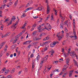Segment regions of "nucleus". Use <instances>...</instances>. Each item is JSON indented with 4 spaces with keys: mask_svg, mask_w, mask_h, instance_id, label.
I'll list each match as a JSON object with an SVG mask.
<instances>
[{
    "mask_svg": "<svg viewBox=\"0 0 78 78\" xmlns=\"http://www.w3.org/2000/svg\"><path fill=\"white\" fill-rule=\"evenodd\" d=\"M13 26H12L11 27V28H13V30H15V29H16V26H15V24H14Z\"/></svg>",
    "mask_w": 78,
    "mask_h": 78,
    "instance_id": "nucleus-18",
    "label": "nucleus"
},
{
    "mask_svg": "<svg viewBox=\"0 0 78 78\" xmlns=\"http://www.w3.org/2000/svg\"><path fill=\"white\" fill-rule=\"evenodd\" d=\"M33 45L34 46V45H36L37 43L36 42H34V43H33Z\"/></svg>",
    "mask_w": 78,
    "mask_h": 78,
    "instance_id": "nucleus-53",
    "label": "nucleus"
},
{
    "mask_svg": "<svg viewBox=\"0 0 78 78\" xmlns=\"http://www.w3.org/2000/svg\"><path fill=\"white\" fill-rule=\"evenodd\" d=\"M31 47V45H29V46H28V47L29 48H30Z\"/></svg>",
    "mask_w": 78,
    "mask_h": 78,
    "instance_id": "nucleus-63",
    "label": "nucleus"
},
{
    "mask_svg": "<svg viewBox=\"0 0 78 78\" xmlns=\"http://www.w3.org/2000/svg\"><path fill=\"white\" fill-rule=\"evenodd\" d=\"M60 36H61V35H60V33H57V34L56 36H57V37H58V38H60Z\"/></svg>",
    "mask_w": 78,
    "mask_h": 78,
    "instance_id": "nucleus-20",
    "label": "nucleus"
},
{
    "mask_svg": "<svg viewBox=\"0 0 78 78\" xmlns=\"http://www.w3.org/2000/svg\"><path fill=\"white\" fill-rule=\"evenodd\" d=\"M3 9H4V7H1L0 8V10Z\"/></svg>",
    "mask_w": 78,
    "mask_h": 78,
    "instance_id": "nucleus-64",
    "label": "nucleus"
},
{
    "mask_svg": "<svg viewBox=\"0 0 78 78\" xmlns=\"http://www.w3.org/2000/svg\"><path fill=\"white\" fill-rule=\"evenodd\" d=\"M0 78H5V77L2 75H1L0 76Z\"/></svg>",
    "mask_w": 78,
    "mask_h": 78,
    "instance_id": "nucleus-58",
    "label": "nucleus"
},
{
    "mask_svg": "<svg viewBox=\"0 0 78 78\" xmlns=\"http://www.w3.org/2000/svg\"><path fill=\"white\" fill-rule=\"evenodd\" d=\"M66 64H67L66 65H67V66H69V64H68L69 63V61H70V59L69 58H67V59H66Z\"/></svg>",
    "mask_w": 78,
    "mask_h": 78,
    "instance_id": "nucleus-12",
    "label": "nucleus"
},
{
    "mask_svg": "<svg viewBox=\"0 0 78 78\" xmlns=\"http://www.w3.org/2000/svg\"><path fill=\"white\" fill-rule=\"evenodd\" d=\"M70 49H69L68 51V53L69 54H70Z\"/></svg>",
    "mask_w": 78,
    "mask_h": 78,
    "instance_id": "nucleus-42",
    "label": "nucleus"
},
{
    "mask_svg": "<svg viewBox=\"0 0 78 78\" xmlns=\"http://www.w3.org/2000/svg\"><path fill=\"white\" fill-rule=\"evenodd\" d=\"M35 66V65H32V71H33V68H34V67Z\"/></svg>",
    "mask_w": 78,
    "mask_h": 78,
    "instance_id": "nucleus-41",
    "label": "nucleus"
},
{
    "mask_svg": "<svg viewBox=\"0 0 78 78\" xmlns=\"http://www.w3.org/2000/svg\"><path fill=\"white\" fill-rule=\"evenodd\" d=\"M4 19H5V22H8V21H9V19L8 18L6 19L4 18Z\"/></svg>",
    "mask_w": 78,
    "mask_h": 78,
    "instance_id": "nucleus-38",
    "label": "nucleus"
},
{
    "mask_svg": "<svg viewBox=\"0 0 78 78\" xmlns=\"http://www.w3.org/2000/svg\"><path fill=\"white\" fill-rule=\"evenodd\" d=\"M41 38H36L35 39L36 41H39V40H41Z\"/></svg>",
    "mask_w": 78,
    "mask_h": 78,
    "instance_id": "nucleus-35",
    "label": "nucleus"
},
{
    "mask_svg": "<svg viewBox=\"0 0 78 78\" xmlns=\"http://www.w3.org/2000/svg\"><path fill=\"white\" fill-rule=\"evenodd\" d=\"M33 9V7H29L27 8L25 11H24V12H27L28 10H31V9Z\"/></svg>",
    "mask_w": 78,
    "mask_h": 78,
    "instance_id": "nucleus-6",
    "label": "nucleus"
},
{
    "mask_svg": "<svg viewBox=\"0 0 78 78\" xmlns=\"http://www.w3.org/2000/svg\"><path fill=\"white\" fill-rule=\"evenodd\" d=\"M60 38H58L59 39H58V41H60L61 40V39H62V37H61V35L60 36Z\"/></svg>",
    "mask_w": 78,
    "mask_h": 78,
    "instance_id": "nucleus-43",
    "label": "nucleus"
},
{
    "mask_svg": "<svg viewBox=\"0 0 78 78\" xmlns=\"http://www.w3.org/2000/svg\"><path fill=\"white\" fill-rule=\"evenodd\" d=\"M27 41V44H30V43H31V42H32V41Z\"/></svg>",
    "mask_w": 78,
    "mask_h": 78,
    "instance_id": "nucleus-30",
    "label": "nucleus"
},
{
    "mask_svg": "<svg viewBox=\"0 0 78 78\" xmlns=\"http://www.w3.org/2000/svg\"><path fill=\"white\" fill-rule=\"evenodd\" d=\"M15 71V69H13L10 72L11 73H14Z\"/></svg>",
    "mask_w": 78,
    "mask_h": 78,
    "instance_id": "nucleus-22",
    "label": "nucleus"
},
{
    "mask_svg": "<svg viewBox=\"0 0 78 78\" xmlns=\"http://www.w3.org/2000/svg\"><path fill=\"white\" fill-rule=\"evenodd\" d=\"M30 4H31V3H30V2H28L27 3V5L26 6V8H27V7H28V6H30Z\"/></svg>",
    "mask_w": 78,
    "mask_h": 78,
    "instance_id": "nucleus-23",
    "label": "nucleus"
},
{
    "mask_svg": "<svg viewBox=\"0 0 78 78\" xmlns=\"http://www.w3.org/2000/svg\"><path fill=\"white\" fill-rule=\"evenodd\" d=\"M60 18H62V22H64V19H65V18H64V17L62 16V15L61 14H60Z\"/></svg>",
    "mask_w": 78,
    "mask_h": 78,
    "instance_id": "nucleus-8",
    "label": "nucleus"
},
{
    "mask_svg": "<svg viewBox=\"0 0 78 78\" xmlns=\"http://www.w3.org/2000/svg\"><path fill=\"white\" fill-rule=\"evenodd\" d=\"M64 23L65 24H66L67 27H69V25H68V24H67V21H65Z\"/></svg>",
    "mask_w": 78,
    "mask_h": 78,
    "instance_id": "nucleus-36",
    "label": "nucleus"
},
{
    "mask_svg": "<svg viewBox=\"0 0 78 78\" xmlns=\"http://www.w3.org/2000/svg\"><path fill=\"white\" fill-rule=\"evenodd\" d=\"M48 58V55H47L45 56V57L43 58V61H44V62H45L47 61Z\"/></svg>",
    "mask_w": 78,
    "mask_h": 78,
    "instance_id": "nucleus-4",
    "label": "nucleus"
},
{
    "mask_svg": "<svg viewBox=\"0 0 78 78\" xmlns=\"http://www.w3.org/2000/svg\"><path fill=\"white\" fill-rule=\"evenodd\" d=\"M73 71L72 70L70 71L69 72V77H72V73H73Z\"/></svg>",
    "mask_w": 78,
    "mask_h": 78,
    "instance_id": "nucleus-11",
    "label": "nucleus"
},
{
    "mask_svg": "<svg viewBox=\"0 0 78 78\" xmlns=\"http://www.w3.org/2000/svg\"><path fill=\"white\" fill-rule=\"evenodd\" d=\"M37 33V32H36V31H34L33 32V35H36V34Z\"/></svg>",
    "mask_w": 78,
    "mask_h": 78,
    "instance_id": "nucleus-34",
    "label": "nucleus"
},
{
    "mask_svg": "<svg viewBox=\"0 0 78 78\" xmlns=\"http://www.w3.org/2000/svg\"><path fill=\"white\" fill-rule=\"evenodd\" d=\"M73 61H74V63L76 65V66H77V67H78V62H76L75 59H73Z\"/></svg>",
    "mask_w": 78,
    "mask_h": 78,
    "instance_id": "nucleus-17",
    "label": "nucleus"
},
{
    "mask_svg": "<svg viewBox=\"0 0 78 78\" xmlns=\"http://www.w3.org/2000/svg\"><path fill=\"white\" fill-rule=\"evenodd\" d=\"M6 78H11V76L9 75L6 77Z\"/></svg>",
    "mask_w": 78,
    "mask_h": 78,
    "instance_id": "nucleus-44",
    "label": "nucleus"
},
{
    "mask_svg": "<svg viewBox=\"0 0 78 78\" xmlns=\"http://www.w3.org/2000/svg\"><path fill=\"white\" fill-rule=\"evenodd\" d=\"M63 72H61V73L59 74V75L60 76V75H62V74H63Z\"/></svg>",
    "mask_w": 78,
    "mask_h": 78,
    "instance_id": "nucleus-57",
    "label": "nucleus"
},
{
    "mask_svg": "<svg viewBox=\"0 0 78 78\" xmlns=\"http://www.w3.org/2000/svg\"><path fill=\"white\" fill-rule=\"evenodd\" d=\"M67 72H66V73H65L64 74H63V75L62 76L63 77H65L66 76L65 75H67Z\"/></svg>",
    "mask_w": 78,
    "mask_h": 78,
    "instance_id": "nucleus-39",
    "label": "nucleus"
},
{
    "mask_svg": "<svg viewBox=\"0 0 78 78\" xmlns=\"http://www.w3.org/2000/svg\"><path fill=\"white\" fill-rule=\"evenodd\" d=\"M27 23H25L24 25H23V26L22 27L23 29V28H25V26H26V25H27Z\"/></svg>",
    "mask_w": 78,
    "mask_h": 78,
    "instance_id": "nucleus-26",
    "label": "nucleus"
},
{
    "mask_svg": "<svg viewBox=\"0 0 78 78\" xmlns=\"http://www.w3.org/2000/svg\"><path fill=\"white\" fill-rule=\"evenodd\" d=\"M19 22V21H17L16 22V23H15V26H16V25H17L18 23Z\"/></svg>",
    "mask_w": 78,
    "mask_h": 78,
    "instance_id": "nucleus-54",
    "label": "nucleus"
},
{
    "mask_svg": "<svg viewBox=\"0 0 78 78\" xmlns=\"http://www.w3.org/2000/svg\"><path fill=\"white\" fill-rule=\"evenodd\" d=\"M33 17L34 19H36L37 18H38V17L37 16H33Z\"/></svg>",
    "mask_w": 78,
    "mask_h": 78,
    "instance_id": "nucleus-56",
    "label": "nucleus"
},
{
    "mask_svg": "<svg viewBox=\"0 0 78 78\" xmlns=\"http://www.w3.org/2000/svg\"><path fill=\"white\" fill-rule=\"evenodd\" d=\"M66 44V41H64L62 43V45H65Z\"/></svg>",
    "mask_w": 78,
    "mask_h": 78,
    "instance_id": "nucleus-50",
    "label": "nucleus"
},
{
    "mask_svg": "<svg viewBox=\"0 0 78 78\" xmlns=\"http://www.w3.org/2000/svg\"><path fill=\"white\" fill-rule=\"evenodd\" d=\"M46 44H48V42H44L42 44H40V45L41 46H44V45H46Z\"/></svg>",
    "mask_w": 78,
    "mask_h": 78,
    "instance_id": "nucleus-9",
    "label": "nucleus"
},
{
    "mask_svg": "<svg viewBox=\"0 0 78 78\" xmlns=\"http://www.w3.org/2000/svg\"><path fill=\"white\" fill-rule=\"evenodd\" d=\"M23 44H24V45H25V44H27V42L26 41H25V42H24L23 43Z\"/></svg>",
    "mask_w": 78,
    "mask_h": 78,
    "instance_id": "nucleus-47",
    "label": "nucleus"
},
{
    "mask_svg": "<svg viewBox=\"0 0 78 78\" xmlns=\"http://www.w3.org/2000/svg\"><path fill=\"white\" fill-rule=\"evenodd\" d=\"M1 34V36H2V38H3V37H6L8 36H9V33H7L6 34H5L4 36H3V34H2V33Z\"/></svg>",
    "mask_w": 78,
    "mask_h": 78,
    "instance_id": "nucleus-5",
    "label": "nucleus"
},
{
    "mask_svg": "<svg viewBox=\"0 0 78 78\" xmlns=\"http://www.w3.org/2000/svg\"><path fill=\"white\" fill-rule=\"evenodd\" d=\"M48 0H46L45 1V2L47 3V14H49V12L50 10V9L49 8V5H48Z\"/></svg>",
    "mask_w": 78,
    "mask_h": 78,
    "instance_id": "nucleus-1",
    "label": "nucleus"
},
{
    "mask_svg": "<svg viewBox=\"0 0 78 78\" xmlns=\"http://www.w3.org/2000/svg\"><path fill=\"white\" fill-rule=\"evenodd\" d=\"M12 2H9V5H12Z\"/></svg>",
    "mask_w": 78,
    "mask_h": 78,
    "instance_id": "nucleus-45",
    "label": "nucleus"
},
{
    "mask_svg": "<svg viewBox=\"0 0 78 78\" xmlns=\"http://www.w3.org/2000/svg\"><path fill=\"white\" fill-rule=\"evenodd\" d=\"M27 16V15L25 13H23V15L21 16V18H23V17H25Z\"/></svg>",
    "mask_w": 78,
    "mask_h": 78,
    "instance_id": "nucleus-14",
    "label": "nucleus"
},
{
    "mask_svg": "<svg viewBox=\"0 0 78 78\" xmlns=\"http://www.w3.org/2000/svg\"><path fill=\"white\" fill-rule=\"evenodd\" d=\"M15 19H16V16H13L10 20L9 23L8 25H7V26H9V25H10L12 23V21H14Z\"/></svg>",
    "mask_w": 78,
    "mask_h": 78,
    "instance_id": "nucleus-2",
    "label": "nucleus"
},
{
    "mask_svg": "<svg viewBox=\"0 0 78 78\" xmlns=\"http://www.w3.org/2000/svg\"><path fill=\"white\" fill-rule=\"evenodd\" d=\"M51 45V47H55V46L53 44H50Z\"/></svg>",
    "mask_w": 78,
    "mask_h": 78,
    "instance_id": "nucleus-40",
    "label": "nucleus"
},
{
    "mask_svg": "<svg viewBox=\"0 0 78 78\" xmlns=\"http://www.w3.org/2000/svg\"><path fill=\"white\" fill-rule=\"evenodd\" d=\"M46 26L47 27H48L49 26H50V25L49 23H46Z\"/></svg>",
    "mask_w": 78,
    "mask_h": 78,
    "instance_id": "nucleus-37",
    "label": "nucleus"
},
{
    "mask_svg": "<svg viewBox=\"0 0 78 78\" xmlns=\"http://www.w3.org/2000/svg\"><path fill=\"white\" fill-rule=\"evenodd\" d=\"M55 72H59V69H55L53 71V73Z\"/></svg>",
    "mask_w": 78,
    "mask_h": 78,
    "instance_id": "nucleus-32",
    "label": "nucleus"
},
{
    "mask_svg": "<svg viewBox=\"0 0 78 78\" xmlns=\"http://www.w3.org/2000/svg\"><path fill=\"white\" fill-rule=\"evenodd\" d=\"M34 56V54H32L31 55H30V58H33V57Z\"/></svg>",
    "mask_w": 78,
    "mask_h": 78,
    "instance_id": "nucleus-59",
    "label": "nucleus"
},
{
    "mask_svg": "<svg viewBox=\"0 0 78 78\" xmlns=\"http://www.w3.org/2000/svg\"><path fill=\"white\" fill-rule=\"evenodd\" d=\"M76 55V54H75V52H74V51H71L70 53V56H72V57H73V56H75Z\"/></svg>",
    "mask_w": 78,
    "mask_h": 78,
    "instance_id": "nucleus-3",
    "label": "nucleus"
},
{
    "mask_svg": "<svg viewBox=\"0 0 78 78\" xmlns=\"http://www.w3.org/2000/svg\"><path fill=\"white\" fill-rule=\"evenodd\" d=\"M63 25H64V24H63V23H61L60 24L61 28H63Z\"/></svg>",
    "mask_w": 78,
    "mask_h": 78,
    "instance_id": "nucleus-25",
    "label": "nucleus"
},
{
    "mask_svg": "<svg viewBox=\"0 0 78 78\" xmlns=\"http://www.w3.org/2000/svg\"><path fill=\"white\" fill-rule=\"evenodd\" d=\"M53 45L55 46L56 45V42H55L53 44H52Z\"/></svg>",
    "mask_w": 78,
    "mask_h": 78,
    "instance_id": "nucleus-62",
    "label": "nucleus"
},
{
    "mask_svg": "<svg viewBox=\"0 0 78 78\" xmlns=\"http://www.w3.org/2000/svg\"><path fill=\"white\" fill-rule=\"evenodd\" d=\"M43 62H44V61L43 60H41V62H40V68H41L42 67V65L43 64Z\"/></svg>",
    "mask_w": 78,
    "mask_h": 78,
    "instance_id": "nucleus-15",
    "label": "nucleus"
},
{
    "mask_svg": "<svg viewBox=\"0 0 78 78\" xmlns=\"http://www.w3.org/2000/svg\"><path fill=\"white\" fill-rule=\"evenodd\" d=\"M48 39H49V38L48 37H47L44 38L43 39V41H47V40H48Z\"/></svg>",
    "mask_w": 78,
    "mask_h": 78,
    "instance_id": "nucleus-24",
    "label": "nucleus"
},
{
    "mask_svg": "<svg viewBox=\"0 0 78 78\" xmlns=\"http://www.w3.org/2000/svg\"><path fill=\"white\" fill-rule=\"evenodd\" d=\"M74 37H75V39H74V40L77 39V37H76V35H75Z\"/></svg>",
    "mask_w": 78,
    "mask_h": 78,
    "instance_id": "nucleus-46",
    "label": "nucleus"
},
{
    "mask_svg": "<svg viewBox=\"0 0 78 78\" xmlns=\"http://www.w3.org/2000/svg\"><path fill=\"white\" fill-rule=\"evenodd\" d=\"M69 54H69L68 53H65L64 55V56H65V57L66 58H67V56H69Z\"/></svg>",
    "mask_w": 78,
    "mask_h": 78,
    "instance_id": "nucleus-16",
    "label": "nucleus"
},
{
    "mask_svg": "<svg viewBox=\"0 0 78 78\" xmlns=\"http://www.w3.org/2000/svg\"><path fill=\"white\" fill-rule=\"evenodd\" d=\"M42 36H43V34H41L40 35V37H42Z\"/></svg>",
    "mask_w": 78,
    "mask_h": 78,
    "instance_id": "nucleus-55",
    "label": "nucleus"
},
{
    "mask_svg": "<svg viewBox=\"0 0 78 78\" xmlns=\"http://www.w3.org/2000/svg\"><path fill=\"white\" fill-rule=\"evenodd\" d=\"M64 67L63 68V70H62V71L63 72H64V70H67V68H68V66H67V65H65L64 66Z\"/></svg>",
    "mask_w": 78,
    "mask_h": 78,
    "instance_id": "nucleus-7",
    "label": "nucleus"
},
{
    "mask_svg": "<svg viewBox=\"0 0 78 78\" xmlns=\"http://www.w3.org/2000/svg\"><path fill=\"white\" fill-rule=\"evenodd\" d=\"M45 72H46V69H44V71H43V73L45 74Z\"/></svg>",
    "mask_w": 78,
    "mask_h": 78,
    "instance_id": "nucleus-51",
    "label": "nucleus"
},
{
    "mask_svg": "<svg viewBox=\"0 0 78 78\" xmlns=\"http://www.w3.org/2000/svg\"><path fill=\"white\" fill-rule=\"evenodd\" d=\"M49 18H50V15H48L46 18L47 20H48V19H49Z\"/></svg>",
    "mask_w": 78,
    "mask_h": 78,
    "instance_id": "nucleus-49",
    "label": "nucleus"
},
{
    "mask_svg": "<svg viewBox=\"0 0 78 78\" xmlns=\"http://www.w3.org/2000/svg\"><path fill=\"white\" fill-rule=\"evenodd\" d=\"M43 31V29H40L39 30V32H41V31Z\"/></svg>",
    "mask_w": 78,
    "mask_h": 78,
    "instance_id": "nucleus-52",
    "label": "nucleus"
},
{
    "mask_svg": "<svg viewBox=\"0 0 78 78\" xmlns=\"http://www.w3.org/2000/svg\"><path fill=\"white\" fill-rule=\"evenodd\" d=\"M52 15L53 14H52L51 19V20H53V16Z\"/></svg>",
    "mask_w": 78,
    "mask_h": 78,
    "instance_id": "nucleus-31",
    "label": "nucleus"
},
{
    "mask_svg": "<svg viewBox=\"0 0 78 78\" xmlns=\"http://www.w3.org/2000/svg\"><path fill=\"white\" fill-rule=\"evenodd\" d=\"M41 26H39V27H38V29L39 30L41 29Z\"/></svg>",
    "mask_w": 78,
    "mask_h": 78,
    "instance_id": "nucleus-60",
    "label": "nucleus"
},
{
    "mask_svg": "<svg viewBox=\"0 0 78 78\" xmlns=\"http://www.w3.org/2000/svg\"><path fill=\"white\" fill-rule=\"evenodd\" d=\"M36 9V10H38V11H41L42 9V8L40 7L38 8V9Z\"/></svg>",
    "mask_w": 78,
    "mask_h": 78,
    "instance_id": "nucleus-28",
    "label": "nucleus"
},
{
    "mask_svg": "<svg viewBox=\"0 0 78 78\" xmlns=\"http://www.w3.org/2000/svg\"><path fill=\"white\" fill-rule=\"evenodd\" d=\"M25 32V30H23L22 32H20V35H22V34H23Z\"/></svg>",
    "mask_w": 78,
    "mask_h": 78,
    "instance_id": "nucleus-29",
    "label": "nucleus"
},
{
    "mask_svg": "<svg viewBox=\"0 0 78 78\" xmlns=\"http://www.w3.org/2000/svg\"><path fill=\"white\" fill-rule=\"evenodd\" d=\"M18 3V0H17L15 2L14 4V6H16V5H17Z\"/></svg>",
    "mask_w": 78,
    "mask_h": 78,
    "instance_id": "nucleus-21",
    "label": "nucleus"
},
{
    "mask_svg": "<svg viewBox=\"0 0 78 78\" xmlns=\"http://www.w3.org/2000/svg\"><path fill=\"white\" fill-rule=\"evenodd\" d=\"M73 34L74 36H76V32L75 31V29H73Z\"/></svg>",
    "mask_w": 78,
    "mask_h": 78,
    "instance_id": "nucleus-27",
    "label": "nucleus"
},
{
    "mask_svg": "<svg viewBox=\"0 0 78 78\" xmlns=\"http://www.w3.org/2000/svg\"><path fill=\"white\" fill-rule=\"evenodd\" d=\"M25 71L26 72H28V69H27V68H25Z\"/></svg>",
    "mask_w": 78,
    "mask_h": 78,
    "instance_id": "nucleus-48",
    "label": "nucleus"
},
{
    "mask_svg": "<svg viewBox=\"0 0 78 78\" xmlns=\"http://www.w3.org/2000/svg\"><path fill=\"white\" fill-rule=\"evenodd\" d=\"M9 72V70H6L5 72V74L7 75V74H8V73Z\"/></svg>",
    "mask_w": 78,
    "mask_h": 78,
    "instance_id": "nucleus-19",
    "label": "nucleus"
},
{
    "mask_svg": "<svg viewBox=\"0 0 78 78\" xmlns=\"http://www.w3.org/2000/svg\"><path fill=\"white\" fill-rule=\"evenodd\" d=\"M5 44V43L4 42H3L1 44V45H0V49H2V47H3V45Z\"/></svg>",
    "mask_w": 78,
    "mask_h": 78,
    "instance_id": "nucleus-13",
    "label": "nucleus"
},
{
    "mask_svg": "<svg viewBox=\"0 0 78 78\" xmlns=\"http://www.w3.org/2000/svg\"><path fill=\"white\" fill-rule=\"evenodd\" d=\"M72 16H71L70 15H69V18L71 20H72Z\"/></svg>",
    "mask_w": 78,
    "mask_h": 78,
    "instance_id": "nucleus-61",
    "label": "nucleus"
},
{
    "mask_svg": "<svg viewBox=\"0 0 78 78\" xmlns=\"http://www.w3.org/2000/svg\"><path fill=\"white\" fill-rule=\"evenodd\" d=\"M48 28L49 30H51V26L50 25L48 27Z\"/></svg>",
    "mask_w": 78,
    "mask_h": 78,
    "instance_id": "nucleus-33",
    "label": "nucleus"
},
{
    "mask_svg": "<svg viewBox=\"0 0 78 78\" xmlns=\"http://www.w3.org/2000/svg\"><path fill=\"white\" fill-rule=\"evenodd\" d=\"M39 59H40V55H38L37 57L35 59V61L37 60V61H39Z\"/></svg>",
    "mask_w": 78,
    "mask_h": 78,
    "instance_id": "nucleus-10",
    "label": "nucleus"
}]
</instances>
